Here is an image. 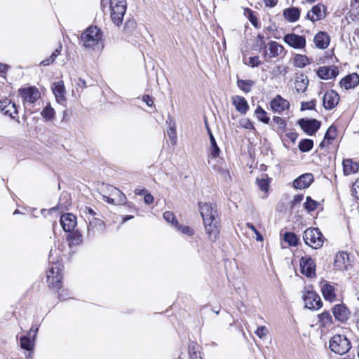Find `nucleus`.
I'll list each match as a JSON object with an SVG mask.
<instances>
[{"instance_id":"17","label":"nucleus","mask_w":359,"mask_h":359,"mask_svg":"<svg viewBox=\"0 0 359 359\" xmlns=\"http://www.w3.org/2000/svg\"><path fill=\"white\" fill-rule=\"evenodd\" d=\"M60 224L65 232H71L76 225V217L72 213L61 215Z\"/></svg>"},{"instance_id":"33","label":"nucleus","mask_w":359,"mask_h":359,"mask_svg":"<svg viewBox=\"0 0 359 359\" xmlns=\"http://www.w3.org/2000/svg\"><path fill=\"white\" fill-rule=\"evenodd\" d=\"M256 183L261 191L265 193L268 192L269 189L270 179L267 175L264 174L262 175V177H257Z\"/></svg>"},{"instance_id":"30","label":"nucleus","mask_w":359,"mask_h":359,"mask_svg":"<svg viewBox=\"0 0 359 359\" xmlns=\"http://www.w3.org/2000/svg\"><path fill=\"white\" fill-rule=\"evenodd\" d=\"M312 62V59L308 57L305 55L297 54L293 60V65L294 67L299 68H304L307 65L311 64Z\"/></svg>"},{"instance_id":"5","label":"nucleus","mask_w":359,"mask_h":359,"mask_svg":"<svg viewBox=\"0 0 359 359\" xmlns=\"http://www.w3.org/2000/svg\"><path fill=\"white\" fill-rule=\"evenodd\" d=\"M330 348L337 354L344 355L351 348V344L345 335L335 334L330 340Z\"/></svg>"},{"instance_id":"27","label":"nucleus","mask_w":359,"mask_h":359,"mask_svg":"<svg viewBox=\"0 0 359 359\" xmlns=\"http://www.w3.org/2000/svg\"><path fill=\"white\" fill-rule=\"evenodd\" d=\"M233 104L235 106L236 110L241 114H246L249 109V105L247 100L241 96H235L233 97Z\"/></svg>"},{"instance_id":"36","label":"nucleus","mask_w":359,"mask_h":359,"mask_svg":"<svg viewBox=\"0 0 359 359\" xmlns=\"http://www.w3.org/2000/svg\"><path fill=\"white\" fill-rule=\"evenodd\" d=\"M283 240L290 246H297L299 243V238L293 232H285L283 235Z\"/></svg>"},{"instance_id":"58","label":"nucleus","mask_w":359,"mask_h":359,"mask_svg":"<svg viewBox=\"0 0 359 359\" xmlns=\"http://www.w3.org/2000/svg\"><path fill=\"white\" fill-rule=\"evenodd\" d=\"M144 201L146 204L150 205L154 202V197L151 194L147 193L144 196Z\"/></svg>"},{"instance_id":"64","label":"nucleus","mask_w":359,"mask_h":359,"mask_svg":"<svg viewBox=\"0 0 359 359\" xmlns=\"http://www.w3.org/2000/svg\"><path fill=\"white\" fill-rule=\"evenodd\" d=\"M54 60H55V59H53V57H51V56H50L48 58L45 59L43 61H41V65L43 66H47V65H49L50 64L53 63L54 62Z\"/></svg>"},{"instance_id":"20","label":"nucleus","mask_w":359,"mask_h":359,"mask_svg":"<svg viewBox=\"0 0 359 359\" xmlns=\"http://www.w3.org/2000/svg\"><path fill=\"white\" fill-rule=\"evenodd\" d=\"M359 84V75L356 73L350 74L344 77L339 82L341 88L346 90L355 88Z\"/></svg>"},{"instance_id":"51","label":"nucleus","mask_w":359,"mask_h":359,"mask_svg":"<svg viewBox=\"0 0 359 359\" xmlns=\"http://www.w3.org/2000/svg\"><path fill=\"white\" fill-rule=\"evenodd\" d=\"M3 113L5 114V115H8L10 117H11L12 118H14V116L13 114H17L18 113V108H17V105L14 103L13 104V108H10V107H8L6 108L4 111Z\"/></svg>"},{"instance_id":"13","label":"nucleus","mask_w":359,"mask_h":359,"mask_svg":"<svg viewBox=\"0 0 359 359\" xmlns=\"http://www.w3.org/2000/svg\"><path fill=\"white\" fill-rule=\"evenodd\" d=\"M326 10L327 7L322 4L315 5L311 8V11L307 13L306 19L311 20L312 22L323 20L326 17Z\"/></svg>"},{"instance_id":"44","label":"nucleus","mask_w":359,"mask_h":359,"mask_svg":"<svg viewBox=\"0 0 359 359\" xmlns=\"http://www.w3.org/2000/svg\"><path fill=\"white\" fill-rule=\"evenodd\" d=\"M136 27V22L134 19L126 20L124 24L123 30L126 34L130 35Z\"/></svg>"},{"instance_id":"62","label":"nucleus","mask_w":359,"mask_h":359,"mask_svg":"<svg viewBox=\"0 0 359 359\" xmlns=\"http://www.w3.org/2000/svg\"><path fill=\"white\" fill-rule=\"evenodd\" d=\"M166 124L168 125V128H173L175 126V121L171 116L169 115L168 119L166 120Z\"/></svg>"},{"instance_id":"4","label":"nucleus","mask_w":359,"mask_h":359,"mask_svg":"<svg viewBox=\"0 0 359 359\" xmlns=\"http://www.w3.org/2000/svg\"><path fill=\"white\" fill-rule=\"evenodd\" d=\"M304 243L313 249L320 248L324 243V236L318 228H309L303 234Z\"/></svg>"},{"instance_id":"34","label":"nucleus","mask_w":359,"mask_h":359,"mask_svg":"<svg viewBox=\"0 0 359 359\" xmlns=\"http://www.w3.org/2000/svg\"><path fill=\"white\" fill-rule=\"evenodd\" d=\"M273 122L278 125L276 129L273 128L277 133L282 135L286 130L287 123L286 121L280 116H273Z\"/></svg>"},{"instance_id":"14","label":"nucleus","mask_w":359,"mask_h":359,"mask_svg":"<svg viewBox=\"0 0 359 359\" xmlns=\"http://www.w3.org/2000/svg\"><path fill=\"white\" fill-rule=\"evenodd\" d=\"M316 74L321 79H334L339 74V69L334 65L320 67Z\"/></svg>"},{"instance_id":"54","label":"nucleus","mask_w":359,"mask_h":359,"mask_svg":"<svg viewBox=\"0 0 359 359\" xmlns=\"http://www.w3.org/2000/svg\"><path fill=\"white\" fill-rule=\"evenodd\" d=\"M304 199L303 194H297L295 195L293 198V200L291 201V208L294 209L297 204L300 203Z\"/></svg>"},{"instance_id":"21","label":"nucleus","mask_w":359,"mask_h":359,"mask_svg":"<svg viewBox=\"0 0 359 359\" xmlns=\"http://www.w3.org/2000/svg\"><path fill=\"white\" fill-rule=\"evenodd\" d=\"M52 90L57 102L62 104L65 102V88L63 81L53 83Z\"/></svg>"},{"instance_id":"22","label":"nucleus","mask_w":359,"mask_h":359,"mask_svg":"<svg viewBox=\"0 0 359 359\" xmlns=\"http://www.w3.org/2000/svg\"><path fill=\"white\" fill-rule=\"evenodd\" d=\"M316 46L320 49H325L330 43V36L325 32H319L313 39Z\"/></svg>"},{"instance_id":"37","label":"nucleus","mask_w":359,"mask_h":359,"mask_svg":"<svg viewBox=\"0 0 359 359\" xmlns=\"http://www.w3.org/2000/svg\"><path fill=\"white\" fill-rule=\"evenodd\" d=\"M319 323L322 327H326L332 324V318L329 311H324L318 316Z\"/></svg>"},{"instance_id":"46","label":"nucleus","mask_w":359,"mask_h":359,"mask_svg":"<svg viewBox=\"0 0 359 359\" xmlns=\"http://www.w3.org/2000/svg\"><path fill=\"white\" fill-rule=\"evenodd\" d=\"M316 105V100H312L310 102H302L301 103V110H313L315 109Z\"/></svg>"},{"instance_id":"42","label":"nucleus","mask_w":359,"mask_h":359,"mask_svg":"<svg viewBox=\"0 0 359 359\" xmlns=\"http://www.w3.org/2000/svg\"><path fill=\"white\" fill-rule=\"evenodd\" d=\"M337 137V128L332 125L327 130L324 139L328 142L334 140ZM330 144V142H327V144Z\"/></svg>"},{"instance_id":"32","label":"nucleus","mask_w":359,"mask_h":359,"mask_svg":"<svg viewBox=\"0 0 359 359\" xmlns=\"http://www.w3.org/2000/svg\"><path fill=\"white\" fill-rule=\"evenodd\" d=\"M269 50V57H276L283 51V47L278 42L271 41L268 44Z\"/></svg>"},{"instance_id":"18","label":"nucleus","mask_w":359,"mask_h":359,"mask_svg":"<svg viewBox=\"0 0 359 359\" xmlns=\"http://www.w3.org/2000/svg\"><path fill=\"white\" fill-rule=\"evenodd\" d=\"M332 313L334 318L341 323H346L349 318V310L344 304H336L332 308Z\"/></svg>"},{"instance_id":"52","label":"nucleus","mask_w":359,"mask_h":359,"mask_svg":"<svg viewBox=\"0 0 359 359\" xmlns=\"http://www.w3.org/2000/svg\"><path fill=\"white\" fill-rule=\"evenodd\" d=\"M198 350V344L196 342H191L189 345V353L190 356L193 358L194 357L196 358V353Z\"/></svg>"},{"instance_id":"6","label":"nucleus","mask_w":359,"mask_h":359,"mask_svg":"<svg viewBox=\"0 0 359 359\" xmlns=\"http://www.w3.org/2000/svg\"><path fill=\"white\" fill-rule=\"evenodd\" d=\"M89 220L87 228V237L88 238H93L97 235L103 233L105 230V224L104 222L96 217H88Z\"/></svg>"},{"instance_id":"60","label":"nucleus","mask_w":359,"mask_h":359,"mask_svg":"<svg viewBox=\"0 0 359 359\" xmlns=\"http://www.w3.org/2000/svg\"><path fill=\"white\" fill-rule=\"evenodd\" d=\"M266 7H274L278 4V0H263Z\"/></svg>"},{"instance_id":"48","label":"nucleus","mask_w":359,"mask_h":359,"mask_svg":"<svg viewBox=\"0 0 359 359\" xmlns=\"http://www.w3.org/2000/svg\"><path fill=\"white\" fill-rule=\"evenodd\" d=\"M124 15H125L116 14V13H111V20L118 27L122 25Z\"/></svg>"},{"instance_id":"45","label":"nucleus","mask_w":359,"mask_h":359,"mask_svg":"<svg viewBox=\"0 0 359 359\" xmlns=\"http://www.w3.org/2000/svg\"><path fill=\"white\" fill-rule=\"evenodd\" d=\"M163 218L167 222L172 224V225L174 227L178 226V221L177 220L175 215L172 212H165L163 213Z\"/></svg>"},{"instance_id":"2","label":"nucleus","mask_w":359,"mask_h":359,"mask_svg":"<svg viewBox=\"0 0 359 359\" xmlns=\"http://www.w3.org/2000/svg\"><path fill=\"white\" fill-rule=\"evenodd\" d=\"M57 249H51L49 253V262L52 263V266L48 269L46 273L47 283L50 288L59 290L62 287V274L60 268V263L54 257V255L57 256Z\"/></svg>"},{"instance_id":"15","label":"nucleus","mask_w":359,"mask_h":359,"mask_svg":"<svg viewBox=\"0 0 359 359\" xmlns=\"http://www.w3.org/2000/svg\"><path fill=\"white\" fill-rule=\"evenodd\" d=\"M339 95L333 90L327 91L323 97V105L326 110L333 109L339 103Z\"/></svg>"},{"instance_id":"56","label":"nucleus","mask_w":359,"mask_h":359,"mask_svg":"<svg viewBox=\"0 0 359 359\" xmlns=\"http://www.w3.org/2000/svg\"><path fill=\"white\" fill-rule=\"evenodd\" d=\"M261 62L259 60V56H253L249 58L248 65L252 67H258L260 65Z\"/></svg>"},{"instance_id":"53","label":"nucleus","mask_w":359,"mask_h":359,"mask_svg":"<svg viewBox=\"0 0 359 359\" xmlns=\"http://www.w3.org/2000/svg\"><path fill=\"white\" fill-rule=\"evenodd\" d=\"M255 333L258 336L259 338H263L265 337L268 333V330L265 326H260L258 327L255 332Z\"/></svg>"},{"instance_id":"24","label":"nucleus","mask_w":359,"mask_h":359,"mask_svg":"<svg viewBox=\"0 0 359 359\" xmlns=\"http://www.w3.org/2000/svg\"><path fill=\"white\" fill-rule=\"evenodd\" d=\"M321 292L325 300L334 301L336 298L335 288L329 283H324L321 287Z\"/></svg>"},{"instance_id":"23","label":"nucleus","mask_w":359,"mask_h":359,"mask_svg":"<svg viewBox=\"0 0 359 359\" xmlns=\"http://www.w3.org/2000/svg\"><path fill=\"white\" fill-rule=\"evenodd\" d=\"M300 13V8L297 7H290L283 10V15L285 19L288 22H294L299 19Z\"/></svg>"},{"instance_id":"25","label":"nucleus","mask_w":359,"mask_h":359,"mask_svg":"<svg viewBox=\"0 0 359 359\" xmlns=\"http://www.w3.org/2000/svg\"><path fill=\"white\" fill-rule=\"evenodd\" d=\"M343 171L345 175H349L357 172L359 164L351 159H344L342 162Z\"/></svg>"},{"instance_id":"7","label":"nucleus","mask_w":359,"mask_h":359,"mask_svg":"<svg viewBox=\"0 0 359 359\" xmlns=\"http://www.w3.org/2000/svg\"><path fill=\"white\" fill-rule=\"evenodd\" d=\"M302 298L305 307L310 310H318L323 306V302L316 292L308 290L304 293Z\"/></svg>"},{"instance_id":"49","label":"nucleus","mask_w":359,"mask_h":359,"mask_svg":"<svg viewBox=\"0 0 359 359\" xmlns=\"http://www.w3.org/2000/svg\"><path fill=\"white\" fill-rule=\"evenodd\" d=\"M14 102H12L11 100L6 98L0 101V111L2 112L8 107L13 108Z\"/></svg>"},{"instance_id":"10","label":"nucleus","mask_w":359,"mask_h":359,"mask_svg":"<svg viewBox=\"0 0 359 359\" xmlns=\"http://www.w3.org/2000/svg\"><path fill=\"white\" fill-rule=\"evenodd\" d=\"M301 273L308 278L316 276V263L309 256L302 257L299 262Z\"/></svg>"},{"instance_id":"28","label":"nucleus","mask_w":359,"mask_h":359,"mask_svg":"<svg viewBox=\"0 0 359 359\" xmlns=\"http://www.w3.org/2000/svg\"><path fill=\"white\" fill-rule=\"evenodd\" d=\"M110 6L111 9V13H116V14L125 15L126 12V0H111Z\"/></svg>"},{"instance_id":"38","label":"nucleus","mask_w":359,"mask_h":359,"mask_svg":"<svg viewBox=\"0 0 359 359\" xmlns=\"http://www.w3.org/2000/svg\"><path fill=\"white\" fill-rule=\"evenodd\" d=\"M313 147V141L311 139H303L299 142L298 148L302 152H309Z\"/></svg>"},{"instance_id":"50","label":"nucleus","mask_w":359,"mask_h":359,"mask_svg":"<svg viewBox=\"0 0 359 359\" xmlns=\"http://www.w3.org/2000/svg\"><path fill=\"white\" fill-rule=\"evenodd\" d=\"M178 231L188 236H192L194 234V230L188 226H182L178 224V226L176 227Z\"/></svg>"},{"instance_id":"29","label":"nucleus","mask_w":359,"mask_h":359,"mask_svg":"<svg viewBox=\"0 0 359 359\" xmlns=\"http://www.w3.org/2000/svg\"><path fill=\"white\" fill-rule=\"evenodd\" d=\"M348 259V255L345 252H339L336 255L334 265L337 269L341 270L346 268V262Z\"/></svg>"},{"instance_id":"35","label":"nucleus","mask_w":359,"mask_h":359,"mask_svg":"<svg viewBox=\"0 0 359 359\" xmlns=\"http://www.w3.org/2000/svg\"><path fill=\"white\" fill-rule=\"evenodd\" d=\"M255 85V82L252 80H243L238 79L237 81L238 87L245 93H248L251 91V88Z\"/></svg>"},{"instance_id":"59","label":"nucleus","mask_w":359,"mask_h":359,"mask_svg":"<svg viewBox=\"0 0 359 359\" xmlns=\"http://www.w3.org/2000/svg\"><path fill=\"white\" fill-rule=\"evenodd\" d=\"M285 136L292 142L294 143L298 137V134L296 133H288Z\"/></svg>"},{"instance_id":"61","label":"nucleus","mask_w":359,"mask_h":359,"mask_svg":"<svg viewBox=\"0 0 359 359\" xmlns=\"http://www.w3.org/2000/svg\"><path fill=\"white\" fill-rule=\"evenodd\" d=\"M83 212L85 214L89 215L90 216H92L93 217H95V216L96 215L95 211L90 207H85Z\"/></svg>"},{"instance_id":"47","label":"nucleus","mask_w":359,"mask_h":359,"mask_svg":"<svg viewBox=\"0 0 359 359\" xmlns=\"http://www.w3.org/2000/svg\"><path fill=\"white\" fill-rule=\"evenodd\" d=\"M167 133L170 139L171 144L173 145L175 144L177 142L176 126L173 128H168V129L167 130Z\"/></svg>"},{"instance_id":"40","label":"nucleus","mask_w":359,"mask_h":359,"mask_svg":"<svg viewBox=\"0 0 359 359\" xmlns=\"http://www.w3.org/2000/svg\"><path fill=\"white\" fill-rule=\"evenodd\" d=\"M67 239L69 240V246L78 245L82 242V236L78 231L71 233Z\"/></svg>"},{"instance_id":"63","label":"nucleus","mask_w":359,"mask_h":359,"mask_svg":"<svg viewBox=\"0 0 359 359\" xmlns=\"http://www.w3.org/2000/svg\"><path fill=\"white\" fill-rule=\"evenodd\" d=\"M62 50V45L60 43L59 46L55 50V51L51 54V57L55 60L58 55L60 54Z\"/></svg>"},{"instance_id":"57","label":"nucleus","mask_w":359,"mask_h":359,"mask_svg":"<svg viewBox=\"0 0 359 359\" xmlns=\"http://www.w3.org/2000/svg\"><path fill=\"white\" fill-rule=\"evenodd\" d=\"M142 100L147 104V106L151 107L154 104L153 98L149 95H145L142 97Z\"/></svg>"},{"instance_id":"8","label":"nucleus","mask_w":359,"mask_h":359,"mask_svg":"<svg viewBox=\"0 0 359 359\" xmlns=\"http://www.w3.org/2000/svg\"><path fill=\"white\" fill-rule=\"evenodd\" d=\"M19 93L24 103L29 104L35 103L41 96L39 90L35 86L20 88Z\"/></svg>"},{"instance_id":"31","label":"nucleus","mask_w":359,"mask_h":359,"mask_svg":"<svg viewBox=\"0 0 359 359\" xmlns=\"http://www.w3.org/2000/svg\"><path fill=\"white\" fill-rule=\"evenodd\" d=\"M255 115L260 122L265 124H271V126L273 127L272 123H270V118L267 112L261 106L259 105L256 108Z\"/></svg>"},{"instance_id":"3","label":"nucleus","mask_w":359,"mask_h":359,"mask_svg":"<svg viewBox=\"0 0 359 359\" xmlns=\"http://www.w3.org/2000/svg\"><path fill=\"white\" fill-rule=\"evenodd\" d=\"M81 46L89 50L103 48V32L97 26L88 27L81 35Z\"/></svg>"},{"instance_id":"26","label":"nucleus","mask_w":359,"mask_h":359,"mask_svg":"<svg viewBox=\"0 0 359 359\" xmlns=\"http://www.w3.org/2000/svg\"><path fill=\"white\" fill-rule=\"evenodd\" d=\"M309 79L307 76L301 74L298 75L295 79V89L297 93H304L308 88L309 86Z\"/></svg>"},{"instance_id":"12","label":"nucleus","mask_w":359,"mask_h":359,"mask_svg":"<svg viewBox=\"0 0 359 359\" xmlns=\"http://www.w3.org/2000/svg\"><path fill=\"white\" fill-rule=\"evenodd\" d=\"M39 327H34L33 326L30 328L29 334L27 335L22 336L20 338V347L27 351H32L34 346V341L36 337V334Z\"/></svg>"},{"instance_id":"16","label":"nucleus","mask_w":359,"mask_h":359,"mask_svg":"<svg viewBox=\"0 0 359 359\" xmlns=\"http://www.w3.org/2000/svg\"><path fill=\"white\" fill-rule=\"evenodd\" d=\"M270 107L273 112L281 114L285 110L289 109L290 103L287 100L283 98L280 95H277L270 102Z\"/></svg>"},{"instance_id":"19","label":"nucleus","mask_w":359,"mask_h":359,"mask_svg":"<svg viewBox=\"0 0 359 359\" xmlns=\"http://www.w3.org/2000/svg\"><path fill=\"white\" fill-rule=\"evenodd\" d=\"M313 175L311 173H305L293 181V186L297 189L308 188L313 182Z\"/></svg>"},{"instance_id":"55","label":"nucleus","mask_w":359,"mask_h":359,"mask_svg":"<svg viewBox=\"0 0 359 359\" xmlns=\"http://www.w3.org/2000/svg\"><path fill=\"white\" fill-rule=\"evenodd\" d=\"M247 12L248 13V19L251 24L255 27H257L258 20L257 18L254 15L253 11L250 9H247Z\"/></svg>"},{"instance_id":"9","label":"nucleus","mask_w":359,"mask_h":359,"mask_svg":"<svg viewBox=\"0 0 359 359\" xmlns=\"http://www.w3.org/2000/svg\"><path fill=\"white\" fill-rule=\"evenodd\" d=\"M298 124L307 135H313L320 128L321 122L314 118H301Z\"/></svg>"},{"instance_id":"11","label":"nucleus","mask_w":359,"mask_h":359,"mask_svg":"<svg viewBox=\"0 0 359 359\" xmlns=\"http://www.w3.org/2000/svg\"><path fill=\"white\" fill-rule=\"evenodd\" d=\"M283 41L288 46L295 49H302L306 46V37L294 33L285 34Z\"/></svg>"},{"instance_id":"41","label":"nucleus","mask_w":359,"mask_h":359,"mask_svg":"<svg viewBox=\"0 0 359 359\" xmlns=\"http://www.w3.org/2000/svg\"><path fill=\"white\" fill-rule=\"evenodd\" d=\"M318 202L312 199L311 196H307L304 203V207L308 212H311L314 211L318 208Z\"/></svg>"},{"instance_id":"43","label":"nucleus","mask_w":359,"mask_h":359,"mask_svg":"<svg viewBox=\"0 0 359 359\" xmlns=\"http://www.w3.org/2000/svg\"><path fill=\"white\" fill-rule=\"evenodd\" d=\"M41 116L47 121L53 119L55 110L51 106H46L41 112Z\"/></svg>"},{"instance_id":"1","label":"nucleus","mask_w":359,"mask_h":359,"mask_svg":"<svg viewBox=\"0 0 359 359\" xmlns=\"http://www.w3.org/2000/svg\"><path fill=\"white\" fill-rule=\"evenodd\" d=\"M198 206L203 219L205 233L210 241L215 242L218 238L219 233L217 210L210 203L199 202Z\"/></svg>"},{"instance_id":"39","label":"nucleus","mask_w":359,"mask_h":359,"mask_svg":"<svg viewBox=\"0 0 359 359\" xmlns=\"http://www.w3.org/2000/svg\"><path fill=\"white\" fill-rule=\"evenodd\" d=\"M210 154L213 158H217L219 156L220 154V149L218 147L215 138L213 135V134H210Z\"/></svg>"}]
</instances>
